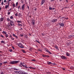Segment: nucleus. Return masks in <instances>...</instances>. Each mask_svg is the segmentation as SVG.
I'll return each instance as SVG.
<instances>
[{
    "mask_svg": "<svg viewBox=\"0 0 74 74\" xmlns=\"http://www.w3.org/2000/svg\"><path fill=\"white\" fill-rule=\"evenodd\" d=\"M19 62V61H13L10 62V63L11 64H15L18 63Z\"/></svg>",
    "mask_w": 74,
    "mask_h": 74,
    "instance_id": "obj_1",
    "label": "nucleus"
},
{
    "mask_svg": "<svg viewBox=\"0 0 74 74\" xmlns=\"http://www.w3.org/2000/svg\"><path fill=\"white\" fill-rule=\"evenodd\" d=\"M18 44V47H19L20 48H24V47H23V45L21 43H19Z\"/></svg>",
    "mask_w": 74,
    "mask_h": 74,
    "instance_id": "obj_2",
    "label": "nucleus"
},
{
    "mask_svg": "<svg viewBox=\"0 0 74 74\" xmlns=\"http://www.w3.org/2000/svg\"><path fill=\"white\" fill-rule=\"evenodd\" d=\"M45 50L47 52H48V53H49V54H52V53H51V52L49 51L48 49L47 48H45Z\"/></svg>",
    "mask_w": 74,
    "mask_h": 74,
    "instance_id": "obj_3",
    "label": "nucleus"
},
{
    "mask_svg": "<svg viewBox=\"0 0 74 74\" xmlns=\"http://www.w3.org/2000/svg\"><path fill=\"white\" fill-rule=\"evenodd\" d=\"M61 58L62 59H66L67 58L66 57L64 56H61Z\"/></svg>",
    "mask_w": 74,
    "mask_h": 74,
    "instance_id": "obj_4",
    "label": "nucleus"
},
{
    "mask_svg": "<svg viewBox=\"0 0 74 74\" xmlns=\"http://www.w3.org/2000/svg\"><path fill=\"white\" fill-rule=\"evenodd\" d=\"M10 6V4H9V3H8V5H5V8L6 9H7L8 7H9Z\"/></svg>",
    "mask_w": 74,
    "mask_h": 74,
    "instance_id": "obj_5",
    "label": "nucleus"
},
{
    "mask_svg": "<svg viewBox=\"0 0 74 74\" xmlns=\"http://www.w3.org/2000/svg\"><path fill=\"white\" fill-rule=\"evenodd\" d=\"M22 67H25V69H26V70L28 68V67L27 66V65H22Z\"/></svg>",
    "mask_w": 74,
    "mask_h": 74,
    "instance_id": "obj_6",
    "label": "nucleus"
},
{
    "mask_svg": "<svg viewBox=\"0 0 74 74\" xmlns=\"http://www.w3.org/2000/svg\"><path fill=\"white\" fill-rule=\"evenodd\" d=\"M45 2V0H42V2L41 3V5H42Z\"/></svg>",
    "mask_w": 74,
    "mask_h": 74,
    "instance_id": "obj_7",
    "label": "nucleus"
},
{
    "mask_svg": "<svg viewBox=\"0 0 74 74\" xmlns=\"http://www.w3.org/2000/svg\"><path fill=\"white\" fill-rule=\"evenodd\" d=\"M25 4H24L22 7V10L24 11V8H25Z\"/></svg>",
    "mask_w": 74,
    "mask_h": 74,
    "instance_id": "obj_8",
    "label": "nucleus"
},
{
    "mask_svg": "<svg viewBox=\"0 0 74 74\" xmlns=\"http://www.w3.org/2000/svg\"><path fill=\"white\" fill-rule=\"evenodd\" d=\"M32 23L33 25H34L35 24V20H32V22L31 23Z\"/></svg>",
    "mask_w": 74,
    "mask_h": 74,
    "instance_id": "obj_9",
    "label": "nucleus"
},
{
    "mask_svg": "<svg viewBox=\"0 0 74 74\" xmlns=\"http://www.w3.org/2000/svg\"><path fill=\"white\" fill-rule=\"evenodd\" d=\"M60 26H61L63 27L64 26V24L63 23H61L60 24Z\"/></svg>",
    "mask_w": 74,
    "mask_h": 74,
    "instance_id": "obj_10",
    "label": "nucleus"
},
{
    "mask_svg": "<svg viewBox=\"0 0 74 74\" xmlns=\"http://www.w3.org/2000/svg\"><path fill=\"white\" fill-rule=\"evenodd\" d=\"M56 21H57V19H53L52 21V22H56Z\"/></svg>",
    "mask_w": 74,
    "mask_h": 74,
    "instance_id": "obj_11",
    "label": "nucleus"
},
{
    "mask_svg": "<svg viewBox=\"0 0 74 74\" xmlns=\"http://www.w3.org/2000/svg\"><path fill=\"white\" fill-rule=\"evenodd\" d=\"M66 55L67 56H70V54H69L68 52H66Z\"/></svg>",
    "mask_w": 74,
    "mask_h": 74,
    "instance_id": "obj_12",
    "label": "nucleus"
},
{
    "mask_svg": "<svg viewBox=\"0 0 74 74\" xmlns=\"http://www.w3.org/2000/svg\"><path fill=\"white\" fill-rule=\"evenodd\" d=\"M13 36L14 37H16V38H18V36H16V35H15V34H13Z\"/></svg>",
    "mask_w": 74,
    "mask_h": 74,
    "instance_id": "obj_13",
    "label": "nucleus"
},
{
    "mask_svg": "<svg viewBox=\"0 0 74 74\" xmlns=\"http://www.w3.org/2000/svg\"><path fill=\"white\" fill-rule=\"evenodd\" d=\"M47 64H52V62H47Z\"/></svg>",
    "mask_w": 74,
    "mask_h": 74,
    "instance_id": "obj_14",
    "label": "nucleus"
},
{
    "mask_svg": "<svg viewBox=\"0 0 74 74\" xmlns=\"http://www.w3.org/2000/svg\"><path fill=\"white\" fill-rule=\"evenodd\" d=\"M0 21H1V22H3V21H4V18H1L0 19Z\"/></svg>",
    "mask_w": 74,
    "mask_h": 74,
    "instance_id": "obj_15",
    "label": "nucleus"
},
{
    "mask_svg": "<svg viewBox=\"0 0 74 74\" xmlns=\"http://www.w3.org/2000/svg\"><path fill=\"white\" fill-rule=\"evenodd\" d=\"M22 74H27L28 73L27 72H25V71H23L22 72Z\"/></svg>",
    "mask_w": 74,
    "mask_h": 74,
    "instance_id": "obj_16",
    "label": "nucleus"
},
{
    "mask_svg": "<svg viewBox=\"0 0 74 74\" xmlns=\"http://www.w3.org/2000/svg\"><path fill=\"white\" fill-rule=\"evenodd\" d=\"M10 37L11 40H14V38L12 37V36H10Z\"/></svg>",
    "mask_w": 74,
    "mask_h": 74,
    "instance_id": "obj_17",
    "label": "nucleus"
},
{
    "mask_svg": "<svg viewBox=\"0 0 74 74\" xmlns=\"http://www.w3.org/2000/svg\"><path fill=\"white\" fill-rule=\"evenodd\" d=\"M61 19H63V20H64L65 19H66V18L64 17H62V18H61Z\"/></svg>",
    "mask_w": 74,
    "mask_h": 74,
    "instance_id": "obj_18",
    "label": "nucleus"
},
{
    "mask_svg": "<svg viewBox=\"0 0 74 74\" xmlns=\"http://www.w3.org/2000/svg\"><path fill=\"white\" fill-rule=\"evenodd\" d=\"M2 33L3 34H7V33L5 32V31H3L2 32Z\"/></svg>",
    "mask_w": 74,
    "mask_h": 74,
    "instance_id": "obj_19",
    "label": "nucleus"
},
{
    "mask_svg": "<svg viewBox=\"0 0 74 74\" xmlns=\"http://www.w3.org/2000/svg\"><path fill=\"white\" fill-rule=\"evenodd\" d=\"M22 71H19L18 72V74H22Z\"/></svg>",
    "mask_w": 74,
    "mask_h": 74,
    "instance_id": "obj_20",
    "label": "nucleus"
},
{
    "mask_svg": "<svg viewBox=\"0 0 74 74\" xmlns=\"http://www.w3.org/2000/svg\"><path fill=\"white\" fill-rule=\"evenodd\" d=\"M1 42L2 43H3V44H5V42H4V41H3V40L1 41Z\"/></svg>",
    "mask_w": 74,
    "mask_h": 74,
    "instance_id": "obj_21",
    "label": "nucleus"
},
{
    "mask_svg": "<svg viewBox=\"0 0 74 74\" xmlns=\"http://www.w3.org/2000/svg\"><path fill=\"white\" fill-rule=\"evenodd\" d=\"M55 48L56 49H58V46H55Z\"/></svg>",
    "mask_w": 74,
    "mask_h": 74,
    "instance_id": "obj_22",
    "label": "nucleus"
},
{
    "mask_svg": "<svg viewBox=\"0 0 74 74\" xmlns=\"http://www.w3.org/2000/svg\"><path fill=\"white\" fill-rule=\"evenodd\" d=\"M22 51L23 52V53H26V51H25L24 50H22Z\"/></svg>",
    "mask_w": 74,
    "mask_h": 74,
    "instance_id": "obj_23",
    "label": "nucleus"
},
{
    "mask_svg": "<svg viewBox=\"0 0 74 74\" xmlns=\"http://www.w3.org/2000/svg\"><path fill=\"white\" fill-rule=\"evenodd\" d=\"M13 6L14 7H15V3H13Z\"/></svg>",
    "mask_w": 74,
    "mask_h": 74,
    "instance_id": "obj_24",
    "label": "nucleus"
},
{
    "mask_svg": "<svg viewBox=\"0 0 74 74\" xmlns=\"http://www.w3.org/2000/svg\"><path fill=\"white\" fill-rule=\"evenodd\" d=\"M18 16L21 17V16H21V13H19L18 14Z\"/></svg>",
    "mask_w": 74,
    "mask_h": 74,
    "instance_id": "obj_25",
    "label": "nucleus"
},
{
    "mask_svg": "<svg viewBox=\"0 0 74 74\" xmlns=\"http://www.w3.org/2000/svg\"><path fill=\"white\" fill-rule=\"evenodd\" d=\"M5 37H8V34H5Z\"/></svg>",
    "mask_w": 74,
    "mask_h": 74,
    "instance_id": "obj_26",
    "label": "nucleus"
},
{
    "mask_svg": "<svg viewBox=\"0 0 74 74\" xmlns=\"http://www.w3.org/2000/svg\"><path fill=\"white\" fill-rule=\"evenodd\" d=\"M15 15L16 16H18V13H16L15 14Z\"/></svg>",
    "mask_w": 74,
    "mask_h": 74,
    "instance_id": "obj_27",
    "label": "nucleus"
},
{
    "mask_svg": "<svg viewBox=\"0 0 74 74\" xmlns=\"http://www.w3.org/2000/svg\"><path fill=\"white\" fill-rule=\"evenodd\" d=\"M49 10H52V8H51L50 7H49Z\"/></svg>",
    "mask_w": 74,
    "mask_h": 74,
    "instance_id": "obj_28",
    "label": "nucleus"
},
{
    "mask_svg": "<svg viewBox=\"0 0 74 74\" xmlns=\"http://www.w3.org/2000/svg\"><path fill=\"white\" fill-rule=\"evenodd\" d=\"M8 63V62H7L6 61V62H3V64H6V63Z\"/></svg>",
    "mask_w": 74,
    "mask_h": 74,
    "instance_id": "obj_29",
    "label": "nucleus"
},
{
    "mask_svg": "<svg viewBox=\"0 0 74 74\" xmlns=\"http://www.w3.org/2000/svg\"><path fill=\"white\" fill-rule=\"evenodd\" d=\"M10 19H13V16H11L10 17Z\"/></svg>",
    "mask_w": 74,
    "mask_h": 74,
    "instance_id": "obj_30",
    "label": "nucleus"
},
{
    "mask_svg": "<svg viewBox=\"0 0 74 74\" xmlns=\"http://www.w3.org/2000/svg\"><path fill=\"white\" fill-rule=\"evenodd\" d=\"M14 70H16V71H18V69L16 68H14Z\"/></svg>",
    "mask_w": 74,
    "mask_h": 74,
    "instance_id": "obj_31",
    "label": "nucleus"
},
{
    "mask_svg": "<svg viewBox=\"0 0 74 74\" xmlns=\"http://www.w3.org/2000/svg\"><path fill=\"white\" fill-rule=\"evenodd\" d=\"M35 41H36V42H38V43H40V42H39V41H38L37 40H35Z\"/></svg>",
    "mask_w": 74,
    "mask_h": 74,
    "instance_id": "obj_32",
    "label": "nucleus"
},
{
    "mask_svg": "<svg viewBox=\"0 0 74 74\" xmlns=\"http://www.w3.org/2000/svg\"><path fill=\"white\" fill-rule=\"evenodd\" d=\"M7 21H10V19H9V18H8L7 19Z\"/></svg>",
    "mask_w": 74,
    "mask_h": 74,
    "instance_id": "obj_33",
    "label": "nucleus"
},
{
    "mask_svg": "<svg viewBox=\"0 0 74 74\" xmlns=\"http://www.w3.org/2000/svg\"><path fill=\"white\" fill-rule=\"evenodd\" d=\"M18 2H17L16 3V6H18Z\"/></svg>",
    "mask_w": 74,
    "mask_h": 74,
    "instance_id": "obj_34",
    "label": "nucleus"
},
{
    "mask_svg": "<svg viewBox=\"0 0 74 74\" xmlns=\"http://www.w3.org/2000/svg\"><path fill=\"white\" fill-rule=\"evenodd\" d=\"M17 23H21V21H17Z\"/></svg>",
    "mask_w": 74,
    "mask_h": 74,
    "instance_id": "obj_35",
    "label": "nucleus"
},
{
    "mask_svg": "<svg viewBox=\"0 0 74 74\" xmlns=\"http://www.w3.org/2000/svg\"><path fill=\"white\" fill-rule=\"evenodd\" d=\"M3 4H4V3L3 2V1H2V2L1 3V5H3Z\"/></svg>",
    "mask_w": 74,
    "mask_h": 74,
    "instance_id": "obj_36",
    "label": "nucleus"
},
{
    "mask_svg": "<svg viewBox=\"0 0 74 74\" xmlns=\"http://www.w3.org/2000/svg\"><path fill=\"white\" fill-rule=\"evenodd\" d=\"M20 36L21 37H23V35L21 34H20Z\"/></svg>",
    "mask_w": 74,
    "mask_h": 74,
    "instance_id": "obj_37",
    "label": "nucleus"
},
{
    "mask_svg": "<svg viewBox=\"0 0 74 74\" xmlns=\"http://www.w3.org/2000/svg\"><path fill=\"white\" fill-rule=\"evenodd\" d=\"M4 3H6L7 2V1L6 0H4Z\"/></svg>",
    "mask_w": 74,
    "mask_h": 74,
    "instance_id": "obj_38",
    "label": "nucleus"
},
{
    "mask_svg": "<svg viewBox=\"0 0 74 74\" xmlns=\"http://www.w3.org/2000/svg\"><path fill=\"white\" fill-rule=\"evenodd\" d=\"M10 52H12V49H10L9 50Z\"/></svg>",
    "mask_w": 74,
    "mask_h": 74,
    "instance_id": "obj_39",
    "label": "nucleus"
},
{
    "mask_svg": "<svg viewBox=\"0 0 74 74\" xmlns=\"http://www.w3.org/2000/svg\"><path fill=\"white\" fill-rule=\"evenodd\" d=\"M10 12H8V15H10Z\"/></svg>",
    "mask_w": 74,
    "mask_h": 74,
    "instance_id": "obj_40",
    "label": "nucleus"
},
{
    "mask_svg": "<svg viewBox=\"0 0 74 74\" xmlns=\"http://www.w3.org/2000/svg\"><path fill=\"white\" fill-rule=\"evenodd\" d=\"M10 11H11V8L9 10H8V12Z\"/></svg>",
    "mask_w": 74,
    "mask_h": 74,
    "instance_id": "obj_41",
    "label": "nucleus"
},
{
    "mask_svg": "<svg viewBox=\"0 0 74 74\" xmlns=\"http://www.w3.org/2000/svg\"><path fill=\"white\" fill-rule=\"evenodd\" d=\"M12 48H13V49H15V48L14 47V46H12Z\"/></svg>",
    "mask_w": 74,
    "mask_h": 74,
    "instance_id": "obj_42",
    "label": "nucleus"
},
{
    "mask_svg": "<svg viewBox=\"0 0 74 74\" xmlns=\"http://www.w3.org/2000/svg\"><path fill=\"white\" fill-rule=\"evenodd\" d=\"M32 61L33 62H35V60L33 59V60H32Z\"/></svg>",
    "mask_w": 74,
    "mask_h": 74,
    "instance_id": "obj_43",
    "label": "nucleus"
},
{
    "mask_svg": "<svg viewBox=\"0 0 74 74\" xmlns=\"http://www.w3.org/2000/svg\"><path fill=\"white\" fill-rule=\"evenodd\" d=\"M10 21L11 22V23H14V21Z\"/></svg>",
    "mask_w": 74,
    "mask_h": 74,
    "instance_id": "obj_44",
    "label": "nucleus"
},
{
    "mask_svg": "<svg viewBox=\"0 0 74 74\" xmlns=\"http://www.w3.org/2000/svg\"><path fill=\"white\" fill-rule=\"evenodd\" d=\"M23 64V63H20V64H21V65H22V66H21L22 67V65H23V64Z\"/></svg>",
    "mask_w": 74,
    "mask_h": 74,
    "instance_id": "obj_45",
    "label": "nucleus"
},
{
    "mask_svg": "<svg viewBox=\"0 0 74 74\" xmlns=\"http://www.w3.org/2000/svg\"><path fill=\"white\" fill-rule=\"evenodd\" d=\"M29 68L30 69H32V67H29Z\"/></svg>",
    "mask_w": 74,
    "mask_h": 74,
    "instance_id": "obj_46",
    "label": "nucleus"
},
{
    "mask_svg": "<svg viewBox=\"0 0 74 74\" xmlns=\"http://www.w3.org/2000/svg\"><path fill=\"white\" fill-rule=\"evenodd\" d=\"M16 74H18V73H19V71L16 72Z\"/></svg>",
    "mask_w": 74,
    "mask_h": 74,
    "instance_id": "obj_47",
    "label": "nucleus"
},
{
    "mask_svg": "<svg viewBox=\"0 0 74 74\" xmlns=\"http://www.w3.org/2000/svg\"><path fill=\"white\" fill-rule=\"evenodd\" d=\"M35 68H33V67H32V69H35Z\"/></svg>",
    "mask_w": 74,
    "mask_h": 74,
    "instance_id": "obj_48",
    "label": "nucleus"
},
{
    "mask_svg": "<svg viewBox=\"0 0 74 74\" xmlns=\"http://www.w3.org/2000/svg\"><path fill=\"white\" fill-rule=\"evenodd\" d=\"M1 37H2V38H3V37H4V36L3 35H1Z\"/></svg>",
    "mask_w": 74,
    "mask_h": 74,
    "instance_id": "obj_49",
    "label": "nucleus"
},
{
    "mask_svg": "<svg viewBox=\"0 0 74 74\" xmlns=\"http://www.w3.org/2000/svg\"><path fill=\"white\" fill-rule=\"evenodd\" d=\"M42 56H43V57H45L46 56H45L44 55H43Z\"/></svg>",
    "mask_w": 74,
    "mask_h": 74,
    "instance_id": "obj_50",
    "label": "nucleus"
},
{
    "mask_svg": "<svg viewBox=\"0 0 74 74\" xmlns=\"http://www.w3.org/2000/svg\"><path fill=\"white\" fill-rule=\"evenodd\" d=\"M11 0H9L8 1V3H9V1H11Z\"/></svg>",
    "mask_w": 74,
    "mask_h": 74,
    "instance_id": "obj_51",
    "label": "nucleus"
},
{
    "mask_svg": "<svg viewBox=\"0 0 74 74\" xmlns=\"http://www.w3.org/2000/svg\"><path fill=\"white\" fill-rule=\"evenodd\" d=\"M11 25L12 26H13V24H12L11 23H10Z\"/></svg>",
    "mask_w": 74,
    "mask_h": 74,
    "instance_id": "obj_52",
    "label": "nucleus"
},
{
    "mask_svg": "<svg viewBox=\"0 0 74 74\" xmlns=\"http://www.w3.org/2000/svg\"><path fill=\"white\" fill-rule=\"evenodd\" d=\"M62 69L63 70H65V69H64V68H62Z\"/></svg>",
    "mask_w": 74,
    "mask_h": 74,
    "instance_id": "obj_53",
    "label": "nucleus"
},
{
    "mask_svg": "<svg viewBox=\"0 0 74 74\" xmlns=\"http://www.w3.org/2000/svg\"><path fill=\"white\" fill-rule=\"evenodd\" d=\"M42 36H44V34H42Z\"/></svg>",
    "mask_w": 74,
    "mask_h": 74,
    "instance_id": "obj_54",
    "label": "nucleus"
},
{
    "mask_svg": "<svg viewBox=\"0 0 74 74\" xmlns=\"http://www.w3.org/2000/svg\"><path fill=\"white\" fill-rule=\"evenodd\" d=\"M18 26H21V25H21V24H18Z\"/></svg>",
    "mask_w": 74,
    "mask_h": 74,
    "instance_id": "obj_55",
    "label": "nucleus"
},
{
    "mask_svg": "<svg viewBox=\"0 0 74 74\" xmlns=\"http://www.w3.org/2000/svg\"><path fill=\"white\" fill-rule=\"evenodd\" d=\"M35 11H37V8H35Z\"/></svg>",
    "mask_w": 74,
    "mask_h": 74,
    "instance_id": "obj_56",
    "label": "nucleus"
},
{
    "mask_svg": "<svg viewBox=\"0 0 74 74\" xmlns=\"http://www.w3.org/2000/svg\"><path fill=\"white\" fill-rule=\"evenodd\" d=\"M19 8H20V6H19L18 7V9H19Z\"/></svg>",
    "mask_w": 74,
    "mask_h": 74,
    "instance_id": "obj_57",
    "label": "nucleus"
},
{
    "mask_svg": "<svg viewBox=\"0 0 74 74\" xmlns=\"http://www.w3.org/2000/svg\"><path fill=\"white\" fill-rule=\"evenodd\" d=\"M0 64H1V65H2V63H0Z\"/></svg>",
    "mask_w": 74,
    "mask_h": 74,
    "instance_id": "obj_58",
    "label": "nucleus"
},
{
    "mask_svg": "<svg viewBox=\"0 0 74 74\" xmlns=\"http://www.w3.org/2000/svg\"><path fill=\"white\" fill-rule=\"evenodd\" d=\"M66 1L67 2H68V0H66Z\"/></svg>",
    "mask_w": 74,
    "mask_h": 74,
    "instance_id": "obj_59",
    "label": "nucleus"
},
{
    "mask_svg": "<svg viewBox=\"0 0 74 74\" xmlns=\"http://www.w3.org/2000/svg\"><path fill=\"white\" fill-rule=\"evenodd\" d=\"M47 57H48V58H49V56H47Z\"/></svg>",
    "mask_w": 74,
    "mask_h": 74,
    "instance_id": "obj_60",
    "label": "nucleus"
},
{
    "mask_svg": "<svg viewBox=\"0 0 74 74\" xmlns=\"http://www.w3.org/2000/svg\"><path fill=\"white\" fill-rule=\"evenodd\" d=\"M4 73H3V72H2L1 73V74H3Z\"/></svg>",
    "mask_w": 74,
    "mask_h": 74,
    "instance_id": "obj_61",
    "label": "nucleus"
},
{
    "mask_svg": "<svg viewBox=\"0 0 74 74\" xmlns=\"http://www.w3.org/2000/svg\"><path fill=\"white\" fill-rule=\"evenodd\" d=\"M26 38H27V36H26Z\"/></svg>",
    "mask_w": 74,
    "mask_h": 74,
    "instance_id": "obj_62",
    "label": "nucleus"
},
{
    "mask_svg": "<svg viewBox=\"0 0 74 74\" xmlns=\"http://www.w3.org/2000/svg\"><path fill=\"white\" fill-rule=\"evenodd\" d=\"M1 10V8H0V10Z\"/></svg>",
    "mask_w": 74,
    "mask_h": 74,
    "instance_id": "obj_63",
    "label": "nucleus"
},
{
    "mask_svg": "<svg viewBox=\"0 0 74 74\" xmlns=\"http://www.w3.org/2000/svg\"><path fill=\"white\" fill-rule=\"evenodd\" d=\"M65 19H68V18H66Z\"/></svg>",
    "mask_w": 74,
    "mask_h": 74,
    "instance_id": "obj_64",
    "label": "nucleus"
}]
</instances>
